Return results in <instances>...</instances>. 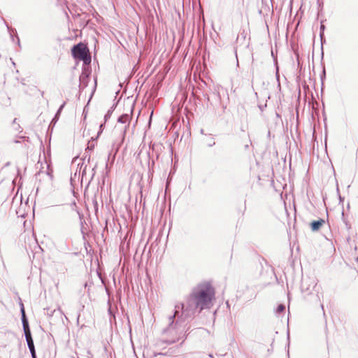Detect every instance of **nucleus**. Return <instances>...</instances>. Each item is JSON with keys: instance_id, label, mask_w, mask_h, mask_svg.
I'll return each instance as SVG.
<instances>
[{"instance_id": "obj_14", "label": "nucleus", "mask_w": 358, "mask_h": 358, "mask_svg": "<svg viewBox=\"0 0 358 358\" xmlns=\"http://www.w3.org/2000/svg\"><path fill=\"white\" fill-rule=\"evenodd\" d=\"M145 154H146V156H147L148 157H149V154H148V152H146V153H145Z\"/></svg>"}, {"instance_id": "obj_5", "label": "nucleus", "mask_w": 358, "mask_h": 358, "mask_svg": "<svg viewBox=\"0 0 358 358\" xmlns=\"http://www.w3.org/2000/svg\"><path fill=\"white\" fill-rule=\"evenodd\" d=\"M22 326H23L24 336H25V338H26L27 342L28 341H33L32 338H31V332H30V330H29L28 322H25V323L24 322V324H22Z\"/></svg>"}, {"instance_id": "obj_18", "label": "nucleus", "mask_w": 358, "mask_h": 358, "mask_svg": "<svg viewBox=\"0 0 358 358\" xmlns=\"http://www.w3.org/2000/svg\"><path fill=\"white\" fill-rule=\"evenodd\" d=\"M15 121H16V119H15V120H13V124H15Z\"/></svg>"}, {"instance_id": "obj_12", "label": "nucleus", "mask_w": 358, "mask_h": 358, "mask_svg": "<svg viewBox=\"0 0 358 358\" xmlns=\"http://www.w3.org/2000/svg\"><path fill=\"white\" fill-rule=\"evenodd\" d=\"M109 117H110V114H109V112H108V114H106V115H105V117H105V120L106 121V120H107V119H108Z\"/></svg>"}, {"instance_id": "obj_8", "label": "nucleus", "mask_w": 358, "mask_h": 358, "mask_svg": "<svg viewBox=\"0 0 358 358\" xmlns=\"http://www.w3.org/2000/svg\"><path fill=\"white\" fill-rule=\"evenodd\" d=\"M21 313H22V324H24V323L25 322H28V321H27V320L26 318L25 312H24V309L23 305H22V307H21Z\"/></svg>"}, {"instance_id": "obj_16", "label": "nucleus", "mask_w": 358, "mask_h": 358, "mask_svg": "<svg viewBox=\"0 0 358 358\" xmlns=\"http://www.w3.org/2000/svg\"><path fill=\"white\" fill-rule=\"evenodd\" d=\"M209 357H210V358H213V355H210V354L209 355Z\"/></svg>"}, {"instance_id": "obj_7", "label": "nucleus", "mask_w": 358, "mask_h": 358, "mask_svg": "<svg viewBox=\"0 0 358 358\" xmlns=\"http://www.w3.org/2000/svg\"><path fill=\"white\" fill-rule=\"evenodd\" d=\"M27 343L28 348H29V349L30 350V352L31 354L32 358H36V352H35L34 341H28Z\"/></svg>"}, {"instance_id": "obj_1", "label": "nucleus", "mask_w": 358, "mask_h": 358, "mask_svg": "<svg viewBox=\"0 0 358 358\" xmlns=\"http://www.w3.org/2000/svg\"><path fill=\"white\" fill-rule=\"evenodd\" d=\"M214 297V289L209 283L199 284L186 297L185 303H178L175 306L176 313L181 311V317H192L196 313L210 308Z\"/></svg>"}, {"instance_id": "obj_9", "label": "nucleus", "mask_w": 358, "mask_h": 358, "mask_svg": "<svg viewBox=\"0 0 358 358\" xmlns=\"http://www.w3.org/2000/svg\"><path fill=\"white\" fill-rule=\"evenodd\" d=\"M285 309V307L284 305L282 304H280L277 308H276V313H280L282 312H283Z\"/></svg>"}, {"instance_id": "obj_17", "label": "nucleus", "mask_w": 358, "mask_h": 358, "mask_svg": "<svg viewBox=\"0 0 358 358\" xmlns=\"http://www.w3.org/2000/svg\"><path fill=\"white\" fill-rule=\"evenodd\" d=\"M142 152H142V150H141V151L139 152V153H138V155H140Z\"/></svg>"}, {"instance_id": "obj_10", "label": "nucleus", "mask_w": 358, "mask_h": 358, "mask_svg": "<svg viewBox=\"0 0 358 358\" xmlns=\"http://www.w3.org/2000/svg\"><path fill=\"white\" fill-rule=\"evenodd\" d=\"M66 103L64 102L59 107V108L58 109L57 112V114L55 115V118L59 116V115L60 114L61 111L62 110L63 108L64 107Z\"/></svg>"}, {"instance_id": "obj_3", "label": "nucleus", "mask_w": 358, "mask_h": 358, "mask_svg": "<svg viewBox=\"0 0 358 358\" xmlns=\"http://www.w3.org/2000/svg\"><path fill=\"white\" fill-rule=\"evenodd\" d=\"M72 54L74 57L83 60L85 62L90 59V57L87 56V48L82 43L73 46Z\"/></svg>"}, {"instance_id": "obj_2", "label": "nucleus", "mask_w": 358, "mask_h": 358, "mask_svg": "<svg viewBox=\"0 0 358 358\" xmlns=\"http://www.w3.org/2000/svg\"><path fill=\"white\" fill-rule=\"evenodd\" d=\"M187 317H181L180 312L176 313L169 317L168 327L163 331L164 341L166 343H173L179 341L184 336L185 327L182 325Z\"/></svg>"}, {"instance_id": "obj_11", "label": "nucleus", "mask_w": 358, "mask_h": 358, "mask_svg": "<svg viewBox=\"0 0 358 358\" xmlns=\"http://www.w3.org/2000/svg\"><path fill=\"white\" fill-rule=\"evenodd\" d=\"M87 77V76L82 74L81 76L80 77V80L83 82L84 79L86 78Z\"/></svg>"}, {"instance_id": "obj_15", "label": "nucleus", "mask_w": 358, "mask_h": 358, "mask_svg": "<svg viewBox=\"0 0 358 358\" xmlns=\"http://www.w3.org/2000/svg\"><path fill=\"white\" fill-rule=\"evenodd\" d=\"M213 145H215V143L213 142V143L210 144L209 145L210 146H212Z\"/></svg>"}, {"instance_id": "obj_4", "label": "nucleus", "mask_w": 358, "mask_h": 358, "mask_svg": "<svg viewBox=\"0 0 358 358\" xmlns=\"http://www.w3.org/2000/svg\"><path fill=\"white\" fill-rule=\"evenodd\" d=\"M324 223V220L322 219H320L318 220L313 221L311 222V224H310L311 229L313 231H317L323 225Z\"/></svg>"}, {"instance_id": "obj_6", "label": "nucleus", "mask_w": 358, "mask_h": 358, "mask_svg": "<svg viewBox=\"0 0 358 358\" xmlns=\"http://www.w3.org/2000/svg\"><path fill=\"white\" fill-rule=\"evenodd\" d=\"M130 119H131V117H130L129 115L124 114V115H122L118 118V122H120V123H122V124H127V123L129 122Z\"/></svg>"}, {"instance_id": "obj_13", "label": "nucleus", "mask_w": 358, "mask_h": 358, "mask_svg": "<svg viewBox=\"0 0 358 358\" xmlns=\"http://www.w3.org/2000/svg\"><path fill=\"white\" fill-rule=\"evenodd\" d=\"M85 173V169L83 171V175H84Z\"/></svg>"}]
</instances>
